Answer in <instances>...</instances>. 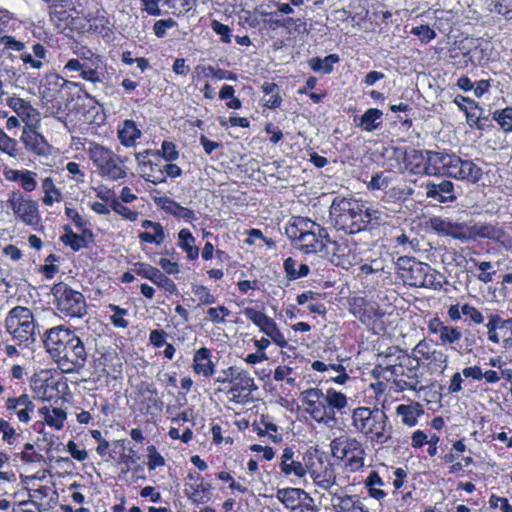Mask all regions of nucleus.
<instances>
[{"label":"nucleus","instance_id":"nucleus-28","mask_svg":"<svg viewBox=\"0 0 512 512\" xmlns=\"http://www.w3.org/2000/svg\"><path fill=\"white\" fill-rule=\"evenodd\" d=\"M357 209H361V202L357 200L335 199L330 207V216L334 218L336 223L346 222L348 219L356 217Z\"/></svg>","mask_w":512,"mask_h":512},{"label":"nucleus","instance_id":"nucleus-62","mask_svg":"<svg viewBox=\"0 0 512 512\" xmlns=\"http://www.w3.org/2000/svg\"><path fill=\"white\" fill-rule=\"evenodd\" d=\"M176 25V21L172 18L161 19L155 22L153 31L158 38H163L165 37L167 30L175 27Z\"/></svg>","mask_w":512,"mask_h":512},{"label":"nucleus","instance_id":"nucleus-26","mask_svg":"<svg viewBox=\"0 0 512 512\" xmlns=\"http://www.w3.org/2000/svg\"><path fill=\"white\" fill-rule=\"evenodd\" d=\"M309 473L314 483L322 489L329 490L336 482L335 470L329 462L319 459L317 464H312Z\"/></svg>","mask_w":512,"mask_h":512},{"label":"nucleus","instance_id":"nucleus-13","mask_svg":"<svg viewBox=\"0 0 512 512\" xmlns=\"http://www.w3.org/2000/svg\"><path fill=\"white\" fill-rule=\"evenodd\" d=\"M135 160L142 178L153 184L164 183V174L162 172L163 164L160 161V152L146 149L135 153Z\"/></svg>","mask_w":512,"mask_h":512},{"label":"nucleus","instance_id":"nucleus-19","mask_svg":"<svg viewBox=\"0 0 512 512\" xmlns=\"http://www.w3.org/2000/svg\"><path fill=\"white\" fill-rule=\"evenodd\" d=\"M439 234L451 236L462 242L475 240L479 237H492L488 231L490 226H433Z\"/></svg>","mask_w":512,"mask_h":512},{"label":"nucleus","instance_id":"nucleus-37","mask_svg":"<svg viewBox=\"0 0 512 512\" xmlns=\"http://www.w3.org/2000/svg\"><path fill=\"white\" fill-rule=\"evenodd\" d=\"M45 423L55 430H61L64 427V422L67 418V413L62 408L58 407H43L39 410Z\"/></svg>","mask_w":512,"mask_h":512},{"label":"nucleus","instance_id":"nucleus-61","mask_svg":"<svg viewBox=\"0 0 512 512\" xmlns=\"http://www.w3.org/2000/svg\"><path fill=\"white\" fill-rule=\"evenodd\" d=\"M65 169L68 171L70 179L77 184L85 182V172L80 164L76 162H68Z\"/></svg>","mask_w":512,"mask_h":512},{"label":"nucleus","instance_id":"nucleus-63","mask_svg":"<svg viewBox=\"0 0 512 512\" xmlns=\"http://www.w3.org/2000/svg\"><path fill=\"white\" fill-rule=\"evenodd\" d=\"M411 33L415 36H418L419 39L424 43L430 42L436 36L435 31L431 29L428 25H420L413 27Z\"/></svg>","mask_w":512,"mask_h":512},{"label":"nucleus","instance_id":"nucleus-33","mask_svg":"<svg viewBox=\"0 0 512 512\" xmlns=\"http://www.w3.org/2000/svg\"><path fill=\"white\" fill-rule=\"evenodd\" d=\"M383 112L377 108H369L360 117H354V123L363 131L372 132L382 124Z\"/></svg>","mask_w":512,"mask_h":512},{"label":"nucleus","instance_id":"nucleus-42","mask_svg":"<svg viewBox=\"0 0 512 512\" xmlns=\"http://www.w3.org/2000/svg\"><path fill=\"white\" fill-rule=\"evenodd\" d=\"M357 215L363 216L362 221L371 223L373 221L386 223V209L379 205L365 204L361 202V209H357Z\"/></svg>","mask_w":512,"mask_h":512},{"label":"nucleus","instance_id":"nucleus-43","mask_svg":"<svg viewBox=\"0 0 512 512\" xmlns=\"http://www.w3.org/2000/svg\"><path fill=\"white\" fill-rule=\"evenodd\" d=\"M365 488L370 497L381 501L386 497V492L382 489L384 481L376 471H371L364 481Z\"/></svg>","mask_w":512,"mask_h":512},{"label":"nucleus","instance_id":"nucleus-38","mask_svg":"<svg viewBox=\"0 0 512 512\" xmlns=\"http://www.w3.org/2000/svg\"><path fill=\"white\" fill-rule=\"evenodd\" d=\"M141 136V131L137 128L132 120H125L118 128V139L120 143L126 147H132Z\"/></svg>","mask_w":512,"mask_h":512},{"label":"nucleus","instance_id":"nucleus-36","mask_svg":"<svg viewBox=\"0 0 512 512\" xmlns=\"http://www.w3.org/2000/svg\"><path fill=\"white\" fill-rule=\"evenodd\" d=\"M305 495H309L300 488H283L278 489L276 498L290 511L300 504Z\"/></svg>","mask_w":512,"mask_h":512},{"label":"nucleus","instance_id":"nucleus-47","mask_svg":"<svg viewBox=\"0 0 512 512\" xmlns=\"http://www.w3.org/2000/svg\"><path fill=\"white\" fill-rule=\"evenodd\" d=\"M191 292L195 296L198 305H211L216 302V297L211 293V290L202 284H192Z\"/></svg>","mask_w":512,"mask_h":512},{"label":"nucleus","instance_id":"nucleus-64","mask_svg":"<svg viewBox=\"0 0 512 512\" xmlns=\"http://www.w3.org/2000/svg\"><path fill=\"white\" fill-rule=\"evenodd\" d=\"M496 13L507 15L512 11V0H486Z\"/></svg>","mask_w":512,"mask_h":512},{"label":"nucleus","instance_id":"nucleus-30","mask_svg":"<svg viewBox=\"0 0 512 512\" xmlns=\"http://www.w3.org/2000/svg\"><path fill=\"white\" fill-rule=\"evenodd\" d=\"M426 196L439 202H448L455 199L454 186L451 181L443 180L440 183L428 182L425 185Z\"/></svg>","mask_w":512,"mask_h":512},{"label":"nucleus","instance_id":"nucleus-48","mask_svg":"<svg viewBox=\"0 0 512 512\" xmlns=\"http://www.w3.org/2000/svg\"><path fill=\"white\" fill-rule=\"evenodd\" d=\"M283 266L287 277L291 280L305 277L309 274L310 271L309 266L303 263L299 265L298 269H295L296 261L291 257L285 259Z\"/></svg>","mask_w":512,"mask_h":512},{"label":"nucleus","instance_id":"nucleus-1","mask_svg":"<svg viewBox=\"0 0 512 512\" xmlns=\"http://www.w3.org/2000/svg\"><path fill=\"white\" fill-rule=\"evenodd\" d=\"M44 344L64 373L79 372L87 362L83 341L75 331L68 328L58 326L50 329L46 333Z\"/></svg>","mask_w":512,"mask_h":512},{"label":"nucleus","instance_id":"nucleus-51","mask_svg":"<svg viewBox=\"0 0 512 512\" xmlns=\"http://www.w3.org/2000/svg\"><path fill=\"white\" fill-rule=\"evenodd\" d=\"M107 308L112 312V315L110 316V321L115 327H128L129 322L125 318L128 315V310L121 308L115 304H109Z\"/></svg>","mask_w":512,"mask_h":512},{"label":"nucleus","instance_id":"nucleus-11","mask_svg":"<svg viewBox=\"0 0 512 512\" xmlns=\"http://www.w3.org/2000/svg\"><path fill=\"white\" fill-rule=\"evenodd\" d=\"M53 295L57 309L64 316L80 318L86 314L85 298L79 291L59 283L54 286Z\"/></svg>","mask_w":512,"mask_h":512},{"label":"nucleus","instance_id":"nucleus-3","mask_svg":"<svg viewBox=\"0 0 512 512\" xmlns=\"http://www.w3.org/2000/svg\"><path fill=\"white\" fill-rule=\"evenodd\" d=\"M373 373L377 378L391 383V389L395 392L421 391L427 387L423 383L424 377L419 362L409 357L400 363H379Z\"/></svg>","mask_w":512,"mask_h":512},{"label":"nucleus","instance_id":"nucleus-53","mask_svg":"<svg viewBox=\"0 0 512 512\" xmlns=\"http://www.w3.org/2000/svg\"><path fill=\"white\" fill-rule=\"evenodd\" d=\"M0 435L2 442L9 446H13L19 436L16 429L10 424V422L3 418H0Z\"/></svg>","mask_w":512,"mask_h":512},{"label":"nucleus","instance_id":"nucleus-24","mask_svg":"<svg viewBox=\"0 0 512 512\" xmlns=\"http://www.w3.org/2000/svg\"><path fill=\"white\" fill-rule=\"evenodd\" d=\"M5 408L8 412L14 413L22 423L31 421V415L34 413L35 404L27 394L18 397H10L5 402Z\"/></svg>","mask_w":512,"mask_h":512},{"label":"nucleus","instance_id":"nucleus-35","mask_svg":"<svg viewBox=\"0 0 512 512\" xmlns=\"http://www.w3.org/2000/svg\"><path fill=\"white\" fill-rule=\"evenodd\" d=\"M41 193L43 194L41 201L45 206L51 207L55 203H59L63 199L61 190L56 186L52 177H45L41 181Z\"/></svg>","mask_w":512,"mask_h":512},{"label":"nucleus","instance_id":"nucleus-27","mask_svg":"<svg viewBox=\"0 0 512 512\" xmlns=\"http://www.w3.org/2000/svg\"><path fill=\"white\" fill-rule=\"evenodd\" d=\"M426 162L424 165V174L439 175L448 174L453 154L436 151H425Z\"/></svg>","mask_w":512,"mask_h":512},{"label":"nucleus","instance_id":"nucleus-14","mask_svg":"<svg viewBox=\"0 0 512 512\" xmlns=\"http://www.w3.org/2000/svg\"><path fill=\"white\" fill-rule=\"evenodd\" d=\"M245 317L252 321L261 332L266 334L277 346L284 348L287 341L283 333L278 329L276 322L261 311L247 307L243 310Z\"/></svg>","mask_w":512,"mask_h":512},{"label":"nucleus","instance_id":"nucleus-16","mask_svg":"<svg viewBox=\"0 0 512 512\" xmlns=\"http://www.w3.org/2000/svg\"><path fill=\"white\" fill-rule=\"evenodd\" d=\"M37 125L24 126L20 136V141L25 149L38 156H48L52 152V146L47 139L37 130Z\"/></svg>","mask_w":512,"mask_h":512},{"label":"nucleus","instance_id":"nucleus-18","mask_svg":"<svg viewBox=\"0 0 512 512\" xmlns=\"http://www.w3.org/2000/svg\"><path fill=\"white\" fill-rule=\"evenodd\" d=\"M482 169L471 160H463L453 154L448 176L458 180H467L472 183L478 182L482 177Z\"/></svg>","mask_w":512,"mask_h":512},{"label":"nucleus","instance_id":"nucleus-41","mask_svg":"<svg viewBox=\"0 0 512 512\" xmlns=\"http://www.w3.org/2000/svg\"><path fill=\"white\" fill-rule=\"evenodd\" d=\"M512 326V321L510 318L504 320L498 314H491L488 318V322L486 324L488 339L492 343L498 344L500 342V338L498 336L497 331L508 329Z\"/></svg>","mask_w":512,"mask_h":512},{"label":"nucleus","instance_id":"nucleus-12","mask_svg":"<svg viewBox=\"0 0 512 512\" xmlns=\"http://www.w3.org/2000/svg\"><path fill=\"white\" fill-rule=\"evenodd\" d=\"M226 373L231 375V387L227 392L229 402L244 405L250 402L251 392L257 389L254 379L247 371L230 366Z\"/></svg>","mask_w":512,"mask_h":512},{"label":"nucleus","instance_id":"nucleus-55","mask_svg":"<svg viewBox=\"0 0 512 512\" xmlns=\"http://www.w3.org/2000/svg\"><path fill=\"white\" fill-rule=\"evenodd\" d=\"M381 362L400 363L408 358L398 347H389L379 355Z\"/></svg>","mask_w":512,"mask_h":512},{"label":"nucleus","instance_id":"nucleus-6","mask_svg":"<svg viewBox=\"0 0 512 512\" xmlns=\"http://www.w3.org/2000/svg\"><path fill=\"white\" fill-rule=\"evenodd\" d=\"M0 46V53L7 54L12 61L20 60L21 68L26 72L39 71L47 63L48 50L41 43L27 47L25 42L13 37L0 40Z\"/></svg>","mask_w":512,"mask_h":512},{"label":"nucleus","instance_id":"nucleus-10","mask_svg":"<svg viewBox=\"0 0 512 512\" xmlns=\"http://www.w3.org/2000/svg\"><path fill=\"white\" fill-rule=\"evenodd\" d=\"M5 327L7 332L20 343L34 339V316L27 307L17 306L11 309L5 319Z\"/></svg>","mask_w":512,"mask_h":512},{"label":"nucleus","instance_id":"nucleus-9","mask_svg":"<svg viewBox=\"0 0 512 512\" xmlns=\"http://www.w3.org/2000/svg\"><path fill=\"white\" fill-rule=\"evenodd\" d=\"M330 449L333 457L345 460V469L349 472L359 471L364 466L365 449L355 437H338L331 441Z\"/></svg>","mask_w":512,"mask_h":512},{"label":"nucleus","instance_id":"nucleus-21","mask_svg":"<svg viewBox=\"0 0 512 512\" xmlns=\"http://www.w3.org/2000/svg\"><path fill=\"white\" fill-rule=\"evenodd\" d=\"M279 468L281 473L286 477H295L302 479L307 474L306 467L298 460L296 452L293 447H285L282 451L279 461Z\"/></svg>","mask_w":512,"mask_h":512},{"label":"nucleus","instance_id":"nucleus-25","mask_svg":"<svg viewBox=\"0 0 512 512\" xmlns=\"http://www.w3.org/2000/svg\"><path fill=\"white\" fill-rule=\"evenodd\" d=\"M216 363L212 360V351L201 347L193 354L192 370L194 374L203 378H211L215 374Z\"/></svg>","mask_w":512,"mask_h":512},{"label":"nucleus","instance_id":"nucleus-5","mask_svg":"<svg viewBox=\"0 0 512 512\" xmlns=\"http://www.w3.org/2000/svg\"><path fill=\"white\" fill-rule=\"evenodd\" d=\"M65 87L83 91L82 83L66 80L56 73L46 74L41 80L39 94L45 117L51 116L58 120L65 118L66 105L63 103V89Z\"/></svg>","mask_w":512,"mask_h":512},{"label":"nucleus","instance_id":"nucleus-31","mask_svg":"<svg viewBox=\"0 0 512 512\" xmlns=\"http://www.w3.org/2000/svg\"><path fill=\"white\" fill-rule=\"evenodd\" d=\"M395 413L401 419V423L407 427H414L418 423V418L424 414L420 403L412 402L410 404H400L395 408Z\"/></svg>","mask_w":512,"mask_h":512},{"label":"nucleus","instance_id":"nucleus-46","mask_svg":"<svg viewBox=\"0 0 512 512\" xmlns=\"http://www.w3.org/2000/svg\"><path fill=\"white\" fill-rule=\"evenodd\" d=\"M350 311L361 321H365L366 317H370L373 308L363 297H355L350 302Z\"/></svg>","mask_w":512,"mask_h":512},{"label":"nucleus","instance_id":"nucleus-34","mask_svg":"<svg viewBox=\"0 0 512 512\" xmlns=\"http://www.w3.org/2000/svg\"><path fill=\"white\" fill-rule=\"evenodd\" d=\"M185 493L187 497L197 504H204L211 498V485L203 481L186 483Z\"/></svg>","mask_w":512,"mask_h":512},{"label":"nucleus","instance_id":"nucleus-45","mask_svg":"<svg viewBox=\"0 0 512 512\" xmlns=\"http://www.w3.org/2000/svg\"><path fill=\"white\" fill-rule=\"evenodd\" d=\"M195 239L188 229L179 232V246L187 253V258L194 260L198 257L199 249L194 244Z\"/></svg>","mask_w":512,"mask_h":512},{"label":"nucleus","instance_id":"nucleus-39","mask_svg":"<svg viewBox=\"0 0 512 512\" xmlns=\"http://www.w3.org/2000/svg\"><path fill=\"white\" fill-rule=\"evenodd\" d=\"M412 354L415 356L414 361H418L420 359L427 361H437L443 360L447 362V356H445L441 351H437L432 349V346L425 340H421L412 350Z\"/></svg>","mask_w":512,"mask_h":512},{"label":"nucleus","instance_id":"nucleus-23","mask_svg":"<svg viewBox=\"0 0 512 512\" xmlns=\"http://www.w3.org/2000/svg\"><path fill=\"white\" fill-rule=\"evenodd\" d=\"M428 330L430 333L438 335L442 345L453 346L458 343L463 336L461 328L446 325L437 317L429 321Z\"/></svg>","mask_w":512,"mask_h":512},{"label":"nucleus","instance_id":"nucleus-59","mask_svg":"<svg viewBox=\"0 0 512 512\" xmlns=\"http://www.w3.org/2000/svg\"><path fill=\"white\" fill-rule=\"evenodd\" d=\"M164 6L172 14L179 15L191 8V0H164Z\"/></svg>","mask_w":512,"mask_h":512},{"label":"nucleus","instance_id":"nucleus-29","mask_svg":"<svg viewBox=\"0 0 512 512\" xmlns=\"http://www.w3.org/2000/svg\"><path fill=\"white\" fill-rule=\"evenodd\" d=\"M332 503L337 512H370L355 495L332 493Z\"/></svg>","mask_w":512,"mask_h":512},{"label":"nucleus","instance_id":"nucleus-56","mask_svg":"<svg viewBox=\"0 0 512 512\" xmlns=\"http://www.w3.org/2000/svg\"><path fill=\"white\" fill-rule=\"evenodd\" d=\"M152 228V232L147 231L140 233L139 238L143 242L160 245L164 241L165 237L162 226H152Z\"/></svg>","mask_w":512,"mask_h":512},{"label":"nucleus","instance_id":"nucleus-60","mask_svg":"<svg viewBox=\"0 0 512 512\" xmlns=\"http://www.w3.org/2000/svg\"><path fill=\"white\" fill-rule=\"evenodd\" d=\"M148 451V469L155 470L158 467H162L165 465L164 457L157 451L156 447L151 445L147 447Z\"/></svg>","mask_w":512,"mask_h":512},{"label":"nucleus","instance_id":"nucleus-58","mask_svg":"<svg viewBox=\"0 0 512 512\" xmlns=\"http://www.w3.org/2000/svg\"><path fill=\"white\" fill-rule=\"evenodd\" d=\"M37 173L31 170L24 169L21 175L19 184L21 188L26 192H32L37 187Z\"/></svg>","mask_w":512,"mask_h":512},{"label":"nucleus","instance_id":"nucleus-40","mask_svg":"<svg viewBox=\"0 0 512 512\" xmlns=\"http://www.w3.org/2000/svg\"><path fill=\"white\" fill-rule=\"evenodd\" d=\"M92 233L89 230H83L81 234L67 231L61 236L62 242L69 246L73 251H78L87 246L92 240Z\"/></svg>","mask_w":512,"mask_h":512},{"label":"nucleus","instance_id":"nucleus-20","mask_svg":"<svg viewBox=\"0 0 512 512\" xmlns=\"http://www.w3.org/2000/svg\"><path fill=\"white\" fill-rule=\"evenodd\" d=\"M133 270L137 275L152 281L166 292L173 294L177 291L175 283L156 267L146 263H136Z\"/></svg>","mask_w":512,"mask_h":512},{"label":"nucleus","instance_id":"nucleus-57","mask_svg":"<svg viewBox=\"0 0 512 512\" xmlns=\"http://www.w3.org/2000/svg\"><path fill=\"white\" fill-rule=\"evenodd\" d=\"M154 151L160 152V156L166 162H173L179 158V151L177 150L176 145L171 141H163L161 144V149Z\"/></svg>","mask_w":512,"mask_h":512},{"label":"nucleus","instance_id":"nucleus-4","mask_svg":"<svg viewBox=\"0 0 512 512\" xmlns=\"http://www.w3.org/2000/svg\"><path fill=\"white\" fill-rule=\"evenodd\" d=\"M351 426L356 433L379 445L387 443L393 434V427L387 414L379 408L360 406L353 409Z\"/></svg>","mask_w":512,"mask_h":512},{"label":"nucleus","instance_id":"nucleus-49","mask_svg":"<svg viewBox=\"0 0 512 512\" xmlns=\"http://www.w3.org/2000/svg\"><path fill=\"white\" fill-rule=\"evenodd\" d=\"M493 119L498 123L503 132H512V107L495 111Z\"/></svg>","mask_w":512,"mask_h":512},{"label":"nucleus","instance_id":"nucleus-50","mask_svg":"<svg viewBox=\"0 0 512 512\" xmlns=\"http://www.w3.org/2000/svg\"><path fill=\"white\" fill-rule=\"evenodd\" d=\"M219 98L221 100H227L226 106L229 109H240L242 106V103L239 98L235 96V89L231 85H223L219 91Z\"/></svg>","mask_w":512,"mask_h":512},{"label":"nucleus","instance_id":"nucleus-22","mask_svg":"<svg viewBox=\"0 0 512 512\" xmlns=\"http://www.w3.org/2000/svg\"><path fill=\"white\" fill-rule=\"evenodd\" d=\"M6 105L16 113L17 117L25 123V126L39 123V113L30 101L13 95L6 99Z\"/></svg>","mask_w":512,"mask_h":512},{"label":"nucleus","instance_id":"nucleus-32","mask_svg":"<svg viewBox=\"0 0 512 512\" xmlns=\"http://www.w3.org/2000/svg\"><path fill=\"white\" fill-rule=\"evenodd\" d=\"M158 203L166 213L175 216L178 220H182L184 222H192L196 220L195 212L193 210L179 205L171 198H160Z\"/></svg>","mask_w":512,"mask_h":512},{"label":"nucleus","instance_id":"nucleus-44","mask_svg":"<svg viewBox=\"0 0 512 512\" xmlns=\"http://www.w3.org/2000/svg\"><path fill=\"white\" fill-rule=\"evenodd\" d=\"M406 168L414 174H424V165L426 162L425 151L411 150L406 155Z\"/></svg>","mask_w":512,"mask_h":512},{"label":"nucleus","instance_id":"nucleus-2","mask_svg":"<svg viewBox=\"0 0 512 512\" xmlns=\"http://www.w3.org/2000/svg\"><path fill=\"white\" fill-rule=\"evenodd\" d=\"M300 400L306 413L319 424L332 427L336 423V411L342 413L348 406L347 396L333 388L323 392L309 388L301 392Z\"/></svg>","mask_w":512,"mask_h":512},{"label":"nucleus","instance_id":"nucleus-8","mask_svg":"<svg viewBox=\"0 0 512 512\" xmlns=\"http://www.w3.org/2000/svg\"><path fill=\"white\" fill-rule=\"evenodd\" d=\"M89 157L97 168L101 177L117 181L127 177V158H122L112 150L101 146L93 145L89 149Z\"/></svg>","mask_w":512,"mask_h":512},{"label":"nucleus","instance_id":"nucleus-17","mask_svg":"<svg viewBox=\"0 0 512 512\" xmlns=\"http://www.w3.org/2000/svg\"><path fill=\"white\" fill-rule=\"evenodd\" d=\"M318 228V235L313 231H301L300 235L297 237L300 248L305 253L322 251L327 243L336 244V240L330 236L327 227L318 226Z\"/></svg>","mask_w":512,"mask_h":512},{"label":"nucleus","instance_id":"nucleus-7","mask_svg":"<svg viewBox=\"0 0 512 512\" xmlns=\"http://www.w3.org/2000/svg\"><path fill=\"white\" fill-rule=\"evenodd\" d=\"M77 58L68 59L63 67L66 74L79 72V76L94 85L102 83L104 78V61L102 56L90 49L77 52Z\"/></svg>","mask_w":512,"mask_h":512},{"label":"nucleus","instance_id":"nucleus-54","mask_svg":"<svg viewBox=\"0 0 512 512\" xmlns=\"http://www.w3.org/2000/svg\"><path fill=\"white\" fill-rule=\"evenodd\" d=\"M0 150L11 157L16 158L19 155L17 141L8 136L5 132L0 136Z\"/></svg>","mask_w":512,"mask_h":512},{"label":"nucleus","instance_id":"nucleus-52","mask_svg":"<svg viewBox=\"0 0 512 512\" xmlns=\"http://www.w3.org/2000/svg\"><path fill=\"white\" fill-rule=\"evenodd\" d=\"M207 319L215 325L225 323L226 318L231 315V311L224 305L210 307L206 311Z\"/></svg>","mask_w":512,"mask_h":512},{"label":"nucleus","instance_id":"nucleus-15","mask_svg":"<svg viewBox=\"0 0 512 512\" xmlns=\"http://www.w3.org/2000/svg\"><path fill=\"white\" fill-rule=\"evenodd\" d=\"M8 203L14 214L26 224H33L38 219V204L20 191L9 194Z\"/></svg>","mask_w":512,"mask_h":512}]
</instances>
